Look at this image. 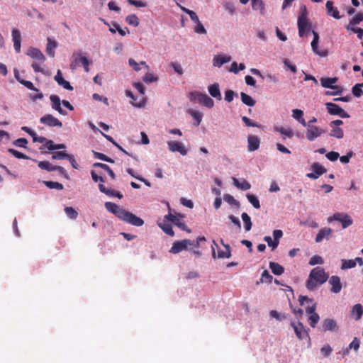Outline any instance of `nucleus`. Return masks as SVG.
<instances>
[{"mask_svg":"<svg viewBox=\"0 0 363 363\" xmlns=\"http://www.w3.org/2000/svg\"><path fill=\"white\" fill-rule=\"evenodd\" d=\"M318 43H313V41L311 42V48L313 52L320 57H326L328 55V51L324 50L320 51L318 48Z\"/></svg>","mask_w":363,"mask_h":363,"instance_id":"nucleus-51","label":"nucleus"},{"mask_svg":"<svg viewBox=\"0 0 363 363\" xmlns=\"http://www.w3.org/2000/svg\"><path fill=\"white\" fill-rule=\"evenodd\" d=\"M311 169L318 177L326 172V169L318 162H315L311 165Z\"/></svg>","mask_w":363,"mask_h":363,"instance_id":"nucleus-42","label":"nucleus"},{"mask_svg":"<svg viewBox=\"0 0 363 363\" xmlns=\"http://www.w3.org/2000/svg\"><path fill=\"white\" fill-rule=\"evenodd\" d=\"M158 226L168 235L174 236V233L170 223L163 220L158 223Z\"/></svg>","mask_w":363,"mask_h":363,"instance_id":"nucleus-34","label":"nucleus"},{"mask_svg":"<svg viewBox=\"0 0 363 363\" xmlns=\"http://www.w3.org/2000/svg\"><path fill=\"white\" fill-rule=\"evenodd\" d=\"M237 94L233 90L228 89L225 91V100L228 102H231L234 96H237Z\"/></svg>","mask_w":363,"mask_h":363,"instance_id":"nucleus-63","label":"nucleus"},{"mask_svg":"<svg viewBox=\"0 0 363 363\" xmlns=\"http://www.w3.org/2000/svg\"><path fill=\"white\" fill-rule=\"evenodd\" d=\"M192 245L189 240H182L180 241L174 242L169 250V252L172 254H177L184 250H186L188 245Z\"/></svg>","mask_w":363,"mask_h":363,"instance_id":"nucleus-12","label":"nucleus"},{"mask_svg":"<svg viewBox=\"0 0 363 363\" xmlns=\"http://www.w3.org/2000/svg\"><path fill=\"white\" fill-rule=\"evenodd\" d=\"M47 41L46 52L50 57H54L55 55V50L58 46V43L50 38H48Z\"/></svg>","mask_w":363,"mask_h":363,"instance_id":"nucleus-27","label":"nucleus"},{"mask_svg":"<svg viewBox=\"0 0 363 363\" xmlns=\"http://www.w3.org/2000/svg\"><path fill=\"white\" fill-rule=\"evenodd\" d=\"M19 83L21 84L22 85L25 86L27 89H30V90H32V91H35L36 92H38L39 91V89L35 88L33 85V84L30 82V81H27V80H19Z\"/></svg>","mask_w":363,"mask_h":363,"instance_id":"nucleus-59","label":"nucleus"},{"mask_svg":"<svg viewBox=\"0 0 363 363\" xmlns=\"http://www.w3.org/2000/svg\"><path fill=\"white\" fill-rule=\"evenodd\" d=\"M72 58L76 59V61L78 62L79 65H86L87 62L89 60L86 57L82 56V52L81 51L74 52L72 55Z\"/></svg>","mask_w":363,"mask_h":363,"instance_id":"nucleus-39","label":"nucleus"},{"mask_svg":"<svg viewBox=\"0 0 363 363\" xmlns=\"http://www.w3.org/2000/svg\"><path fill=\"white\" fill-rule=\"evenodd\" d=\"M337 82V77L325 78L320 79L321 86L324 88H328L331 89H338V86H335V84Z\"/></svg>","mask_w":363,"mask_h":363,"instance_id":"nucleus-25","label":"nucleus"},{"mask_svg":"<svg viewBox=\"0 0 363 363\" xmlns=\"http://www.w3.org/2000/svg\"><path fill=\"white\" fill-rule=\"evenodd\" d=\"M325 106L327 108L328 112L329 114L333 116H338L342 118H350V115L343 110L338 105L333 104L332 102H328L325 104Z\"/></svg>","mask_w":363,"mask_h":363,"instance_id":"nucleus-6","label":"nucleus"},{"mask_svg":"<svg viewBox=\"0 0 363 363\" xmlns=\"http://www.w3.org/2000/svg\"><path fill=\"white\" fill-rule=\"evenodd\" d=\"M241 218L244 223L245 230L246 231H250L252 226V223L250 216L247 213H242L241 215Z\"/></svg>","mask_w":363,"mask_h":363,"instance_id":"nucleus-40","label":"nucleus"},{"mask_svg":"<svg viewBox=\"0 0 363 363\" xmlns=\"http://www.w3.org/2000/svg\"><path fill=\"white\" fill-rule=\"evenodd\" d=\"M43 183L50 189L62 190L63 185L61 183L52 181H43Z\"/></svg>","mask_w":363,"mask_h":363,"instance_id":"nucleus-43","label":"nucleus"},{"mask_svg":"<svg viewBox=\"0 0 363 363\" xmlns=\"http://www.w3.org/2000/svg\"><path fill=\"white\" fill-rule=\"evenodd\" d=\"M26 55L30 56L31 58L35 59L43 63L45 60V57L43 53L38 48L30 47L27 50Z\"/></svg>","mask_w":363,"mask_h":363,"instance_id":"nucleus-16","label":"nucleus"},{"mask_svg":"<svg viewBox=\"0 0 363 363\" xmlns=\"http://www.w3.org/2000/svg\"><path fill=\"white\" fill-rule=\"evenodd\" d=\"M333 129L330 133V135L332 137H335L337 139H341L344 136V133L342 128L339 127H332Z\"/></svg>","mask_w":363,"mask_h":363,"instance_id":"nucleus-48","label":"nucleus"},{"mask_svg":"<svg viewBox=\"0 0 363 363\" xmlns=\"http://www.w3.org/2000/svg\"><path fill=\"white\" fill-rule=\"evenodd\" d=\"M273 280V277L269 274L267 270H264L261 276L260 282L271 283Z\"/></svg>","mask_w":363,"mask_h":363,"instance_id":"nucleus-55","label":"nucleus"},{"mask_svg":"<svg viewBox=\"0 0 363 363\" xmlns=\"http://www.w3.org/2000/svg\"><path fill=\"white\" fill-rule=\"evenodd\" d=\"M362 21H363V13H359L350 20L348 25L346 26V29L356 28L354 26L359 24Z\"/></svg>","mask_w":363,"mask_h":363,"instance_id":"nucleus-31","label":"nucleus"},{"mask_svg":"<svg viewBox=\"0 0 363 363\" xmlns=\"http://www.w3.org/2000/svg\"><path fill=\"white\" fill-rule=\"evenodd\" d=\"M322 324L325 331H334L337 328V323L334 319L326 318L323 320Z\"/></svg>","mask_w":363,"mask_h":363,"instance_id":"nucleus-30","label":"nucleus"},{"mask_svg":"<svg viewBox=\"0 0 363 363\" xmlns=\"http://www.w3.org/2000/svg\"><path fill=\"white\" fill-rule=\"evenodd\" d=\"M309 277L316 280V282L319 284H324L328 280V275L325 273L323 268L316 267L311 271Z\"/></svg>","mask_w":363,"mask_h":363,"instance_id":"nucleus-5","label":"nucleus"},{"mask_svg":"<svg viewBox=\"0 0 363 363\" xmlns=\"http://www.w3.org/2000/svg\"><path fill=\"white\" fill-rule=\"evenodd\" d=\"M325 8L327 13L329 16H333L335 19H340L341 18L338 9L333 6V2L332 1H328L326 2Z\"/></svg>","mask_w":363,"mask_h":363,"instance_id":"nucleus-22","label":"nucleus"},{"mask_svg":"<svg viewBox=\"0 0 363 363\" xmlns=\"http://www.w3.org/2000/svg\"><path fill=\"white\" fill-rule=\"evenodd\" d=\"M333 220H336L341 223L342 228H347L353 223L351 217L347 213H335L333 216L329 217L328 219L329 223L332 222Z\"/></svg>","mask_w":363,"mask_h":363,"instance_id":"nucleus-3","label":"nucleus"},{"mask_svg":"<svg viewBox=\"0 0 363 363\" xmlns=\"http://www.w3.org/2000/svg\"><path fill=\"white\" fill-rule=\"evenodd\" d=\"M223 200L230 205L235 206L237 207L240 206V202L229 194H224Z\"/></svg>","mask_w":363,"mask_h":363,"instance_id":"nucleus-49","label":"nucleus"},{"mask_svg":"<svg viewBox=\"0 0 363 363\" xmlns=\"http://www.w3.org/2000/svg\"><path fill=\"white\" fill-rule=\"evenodd\" d=\"M102 135L108 141H110L113 145H114L118 150H120L123 153L129 155V154L121 146L119 145L110 135H106L105 133H102Z\"/></svg>","mask_w":363,"mask_h":363,"instance_id":"nucleus-58","label":"nucleus"},{"mask_svg":"<svg viewBox=\"0 0 363 363\" xmlns=\"http://www.w3.org/2000/svg\"><path fill=\"white\" fill-rule=\"evenodd\" d=\"M65 212L67 217L71 219H76L78 216L77 211L72 207H65Z\"/></svg>","mask_w":363,"mask_h":363,"instance_id":"nucleus-53","label":"nucleus"},{"mask_svg":"<svg viewBox=\"0 0 363 363\" xmlns=\"http://www.w3.org/2000/svg\"><path fill=\"white\" fill-rule=\"evenodd\" d=\"M297 24L298 35L300 37H303V35L311 29V25L308 23V19L298 18Z\"/></svg>","mask_w":363,"mask_h":363,"instance_id":"nucleus-20","label":"nucleus"},{"mask_svg":"<svg viewBox=\"0 0 363 363\" xmlns=\"http://www.w3.org/2000/svg\"><path fill=\"white\" fill-rule=\"evenodd\" d=\"M220 243L225 247V250L223 251L221 250H218L217 257L218 258H222V259H223V258H230L231 257V250H230V245L228 244H225L224 241H223V240L222 238L220 239ZM214 246L216 247H218V245L216 242V241L213 240V245L211 246L212 257L213 258H216V250H215Z\"/></svg>","mask_w":363,"mask_h":363,"instance_id":"nucleus-4","label":"nucleus"},{"mask_svg":"<svg viewBox=\"0 0 363 363\" xmlns=\"http://www.w3.org/2000/svg\"><path fill=\"white\" fill-rule=\"evenodd\" d=\"M247 143L248 151L252 152L259 148L260 141L257 136L250 135L247 138Z\"/></svg>","mask_w":363,"mask_h":363,"instance_id":"nucleus-24","label":"nucleus"},{"mask_svg":"<svg viewBox=\"0 0 363 363\" xmlns=\"http://www.w3.org/2000/svg\"><path fill=\"white\" fill-rule=\"evenodd\" d=\"M269 266L274 275L280 276L284 272V268L277 262H270Z\"/></svg>","mask_w":363,"mask_h":363,"instance_id":"nucleus-32","label":"nucleus"},{"mask_svg":"<svg viewBox=\"0 0 363 363\" xmlns=\"http://www.w3.org/2000/svg\"><path fill=\"white\" fill-rule=\"evenodd\" d=\"M167 144L168 145L169 150L172 152H177L183 156L186 155L188 153L187 149L181 142L170 140L167 141Z\"/></svg>","mask_w":363,"mask_h":363,"instance_id":"nucleus-9","label":"nucleus"},{"mask_svg":"<svg viewBox=\"0 0 363 363\" xmlns=\"http://www.w3.org/2000/svg\"><path fill=\"white\" fill-rule=\"evenodd\" d=\"M356 267V262L354 259H345L341 260V269L345 270L352 269Z\"/></svg>","mask_w":363,"mask_h":363,"instance_id":"nucleus-41","label":"nucleus"},{"mask_svg":"<svg viewBox=\"0 0 363 363\" xmlns=\"http://www.w3.org/2000/svg\"><path fill=\"white\" fill-rule=\"evenodd\" d=\"M323 258L319 255H314L312 257H311L308 264L311 266L318 264H323Z\"/></svg>","mask_w":363,"mask_h":363,"instance_id":"nucleus-62","label":"nucleus"},{"mask_svg":"<svg viewBox=\"0 0 363 363\" xmlns=\"http://www.w3.org/2000/svg\"><path fill=\"white\" fill-rule=\"evenodd\" d=\"M323 284H319L316 282V280L311 279L308 277V280L306 283V287L309 291H313L317 286L322 285Z\"/></svg>","mask_w":363,"mask_h":363,"instance_id":"nucleus-50","label":"nucleus"},{"mask_svg":"<svg viewBox=\"0 0 363 363\" xmlns=\"http://www.w3.org/2000/svg\"><path fill=\"white\" fill-rule=\"evenodd\" d=\"M240 98L242 102L248 106H254L256 104V101L245 92L240 93Z\"/></svg>","mask_w":363,"mask_h":363,"instance_id":"nucleus-38","label":"nucleus"},{"mask_svg":"<svg viewBox=\"0 0 363 363\" xmlns=\"http://www.w3.org/2000/svg\"><path fill=\"white\" fill-rule=\"evenodd\" d=\"M93 155H94V158H96V159L101 160L102 161L107 162L109 163H114V160L113 159L107 157L106 155H105L103 153L93 151Z\"/></svg>","mask_w":363,"mask_h":363,"instance_id":"nucleus-47","label":"nucleus"},{"mask_svg":"<svg viewBox=\"0 0 363 363\" xmlns=\"http://www.w3.org/2000/svg\"><path fill=\"white\" fill-rule=\"evenodd\" d=\"M50 100L51 101L52 108L57 111L62 116H66L67 114V111L62 109L61 107V100L57 95L52 94L50 96Z\"/></svg>","mask_w":363,"mask_h":363,"instance_id":"nucleus-14","label":"nucleus"},{"mask_svg":"<svg viewBox=\"0 0 363 363\" xmlns=\"http://www.w3.org/2000/svg\"><path fill=\"white\" fill-rule=\"evenodd\" d=\"M54 79L58 84L59 86L63 87L65 89L69 91L73 90L74 88L72 86H71L70 83L64 79L61 70H57L55 76L54 77Z\"/></svg>","mask_w":363,"mask_h":363,"instance_id":"nucleus-15","label":"nucleus"},{"mask_svg":"<svg viewBox=\"0 0 363 363\" xmlns=\"http://www.w3.org/2000/svg\"><path fill=\"white\" fill-rule=\"evenodd\" d=\"M264 240L272 250H275L279 245V242H276L274 240H272L270 236L264 237Z\"/></svg>","mask_w":363,"mask_h":363,"instance_id":"nucleus-57","label":"nucleus"},{"mask_svg":"<svg viewBox=\"0 0 363 363\" xmlns=\"http://www.w3.org/2000/svg\"><path fill=\"white\" fill-rule=\"evenodd\" d=\"M363 314V307L361 304H355L352 309L351 315L354 317L355 320H359Z\"/></svg>","mask_w":363,"mask_h":363,"instance_id":"nucleus-37","label":"nucleus"},{"mask_svg":"<svg viewBox=\"0 0 363 363\" xmlns=\"http://www.w3.org/2000/svg\"><path fill=\"white\" fill-rule=\"evenodd\" d=\"M126 22L133 26L137 27L140 23V21L138 17L135 14H130L126 16L125 18Z\"/></svg>","mask_w":363,"mask_h":363,"instance_id":"nucleus-45","label":"nucleus"},{"mask_svg":"<svg viewBox=\"0 0 363 363\" xmlns=\"http://www.w3.org/2000/svg\"><path fill=\"white\" fill-rule=\"evenodd\" d=\"M233 184L235 186L243 191L248 190L251 188L250 184L244 179L240 182L235 177H233Z\"/></svg>","mask_w":363,"mask_h":363,"instance_id":"nucleus-29","label":"nucleus"},{"mask_svg":"<svg viewBox=\"0 0 363 363\" xmlns=\"http://www.w3.org/2000/svg\"><path fill=\"white\" fill-rule=\"evenodd\" d=\"M223 6L225 10L227 11L230 15L233 16L236 13L235 6V4L233 2L230 1H225L223 4Z\"/></svg>","mask_w":363,"mask_h":363,"instance_id":"nucleus-46","label":"nucleus"},{"mask_svg":"<svg viewBox=\"0 0 363 363\" xmlns=\"http://www.w3.org/2000/svg\"><path fill=\"white\" fill-rule=\"evenodd\" d=\"M99 189L101 193H104L110 197H117L118 199L123 198V194L121 192L116 191L111 189H107L102 184H99Z\"/></svg>","mask_w":363,"mask_h":363,"instance_id":"nucleus-23","label":"nucleus"},{"mask_svg":"<svg viewBox=\"0 0 363 363\" xmlns=\"http://www.w3.org/2000/svg\"><path fill=\"white\" fill-rule=\"evenodd\" d=\"M315 303H313L311 306H308L306 308V312L310 315L308 317V320L309 324L312 328H315L320 320V316L318 313H315Z\"/></svg>","mask_w":363,"mask_h":363,"instance_id":"nucleus-11","label":"nucleus"},{"mask_svg":"<svg viewBox=\"0 0 363 363\" xmlns=\"http://www.w3.org/2000/svg\"><path fill=\"white\" fill-rule=\"evenodd\" d=\"M329 284L332 286L331 291L338 294L342 290L340 278L338 276L333 275L329 279Z\"/></svg>","mask_w":363,"mask_h":363,"instance_id":"nucleus-18","label":"nucleus"},{"mask_svg":"<svg viewBox=\"0 0 363 363\" xmlns=\"http://www.w3.org/2000/svg\"><path fill=\"white\" fill-rule=\"evenodd\" d=\"M274 130L280 133L283 140H286V138H291L294 136V132L291 128L275 126Z\"/></svg>","mask_w":363,"mask_h":363,"instance_id":"nucleus-28","label":"nucleus"},{"mask_svg":"<svg viewBox=\"0 0 363 363\" xmlns=\"http://www.w3.org/2000/svg\"><path fill=\"white\" fill-rule=\"evenodd\" d=\"M125 95L127 97H129L132 99L133 101L131 102V104L133 106L142 108L145 106L146 101L143 96L140 100H138V99L135 97L133 92L130 90L125 91Z\"/></svg>","mask_w":363,"mask_h":363,"instance_id":"nucleus-21","label":"nucleus"},{"mask_svg":"<svg viewBox=\"0 0 363 363\" xmlns=\"http://www.w3.org/2000/svg\"><path fill=\"white\" fill-rule=\"evenodd\" d=\"M291 325L294 329L296 336L299 340H303L306 337H308V332L301 323H296L294 321H291Z\"/></svg>","mask_w":363,"mask_h":363,"instance_id":"nucleus-13","label":"nucleus"},{"mask_svg":"<svg viewBox=\"0 0 363 363\" xmlns=\"http://www.w3.org/2000/svg\"><path fill=\"white\" fill-rule=\"evenodd\" d=\"M12 40L13 43L21 42V33L17 28H13L11 31Z\"/></svg>","mask_w":363,"mask_h":363,"instance_id":"nucleus-56","label":"nucleus"},{"mask_svg":"<svg viewBox=\"0 0 363 363\" xmlns=\"http://www.w3.org/2000/svg\"><path fill=\"white\" fill-rule=\"evenodd\" d=\"M333 230L330 228H321L315 237V242L320 243L323 239L328 240L332 235Z\"/></svg>","mask_w":363,"mask_h":363,"instance_id":"nucleus-17","label":"nucleus"},{"mask_svg":"<svg viewBox=\"0 0 363 363\" xmlns=\"http://www.w3.org/2000/svg\"><path fill=\"white\" fill-rule=\"evenodd\" d=\"M40 122L49 127H60L62 126V123L57 118L51 114H46L40 118Z\"/></svg>","mask_w":363,"mask_h":363,"instance_id":"nucleus-10","label":"nucleus"},{"mask_svg":"<svg viewBox=\"0 0 363 363\" xmlns=\"http://www.w3.org/2000/svg\"><path fill=\"white\" fill-rule=\"evenodd\" d=\"M208 91L212 97L218 101L222 99V95L220 91L219 84L218 83H214L208 86Z\"/></svg>","mask_w":363,"mask_h":363,"instance_id":"nucleus-26","label":"nucleus"},{"mask_svg":"<svg viewBox=\"0 0 363 363\" xmlns=\"http://www.w3.org/2000/svg\"><path fill=\"white\" fill-rule=\"evenodd\" d=\"M246 196H247L248 201L252 205V206L255 208L258 209L260 208L259 201L255 195L251 194H247L246 195Z\"/></svg>","mask_w":363,"mask_h":363,"instance_id":"nucleus-44","label":"nucleus"},{"mask_svg":"<svg viewBox=\"0 0 363 363\" xmlns=\"http://www.w3.org/2000/svg\"><path fill=\"white\" fill-rule=\"evenodd\" d=\"M38 167H39V168H40L42 169L47 170L48 172L58 171L60 174L65 176L67 178L68 177L67 173L66 170L64 169V167H60V166L52 165L51 163H50L48 161L39 162Z\"/></svg>","mask_w":363,"mask_h":363,"instance_id":"nucleus-8","label":"nucleus"},{"mask_svg":"<svg viewBox=\"0 0 363 363\" xmlns=\"http://www.w3.org/2000/svg\"><path fill=\"white\" fill-rule=\"evenodd\" d=\"M362 87L363 83L355 84L352 89L353 95L356 97H359L361 95H363V90L362 89Z\"/></svg>","mask_w":363,"mask_h":363,"instance_id":"nucleus-52","label":"nucleus"},{"mask_svg":"<svg viewBox=\"0 0 363 363\" xmlns=\"http://www.w3.org/2000/svg\"><path fill=\"white\" fill-rule=\"evenodd\" d=\"M28 143V142L26 138H18L14 140L13 143L17 147L26 148Z\"/></svg>","mask_w":363,"mask_h":363,"instance_id":"nucleus-64","label":"nucleus"},{"mask_svg":"<svg viewBox=\"0 0 363 363\" xmlns=\"http://www.w3.org/2000/svg\"><path fill=\"white\" fill-rule=\"evenodd\" d=\"M104 205L108 211L125 223L137 227H140L144 224V220L142 218L136 216L131 212L125 210L113 202L107 201Z\"/></svg>","mask_w":363,"mask_h":363,"instance_id":"nucleus-1","label":"nucleus"},{"mask_svg":"<svg viewBox=\"0 0 363 363\" xmlns=\"http://www.w3.org/2000/svg\"><path fill=\"white\" fill-rule=\"evenodd\" d=\"M187 113L194 119L195 121V125L198 126L201 123L203 118V114L200 111L194 110V109H189L187 111Z\"/></svg>","mask_w":363,"mask_h":363,"instance_id":"nucleus-35","label":"nucleus"},{"mask_svg":"<svg viewBox=\"0 0 363 363\" xmlns=\"http://www.w3.org/2000/svg\"><path fill=\"white\" fill-rule=\"evenodd\" d=\"M303 111L297 108L292 110V117L298 121L303 126H306V122L303 118Z\"/></svg>","mask_w":363,"mask_h":363,"instance_id":"nucleus-36","label":"nucleus"},{"mask_svg":"<svg viewBox=\"0 0 363 363\" xmlns=\"http://www.w3.org/2000/svg\"><path fill=\"white\" fill-rule=\"evenodd\" d=\"M306 137L308 140L313 141L317 138L320 137L322 134L325 133V130L321 128H319L318 126L307 124L306 123Z\"/></svg>","mask_w":363,"mask_h":363,"instance_id":"nucleus-7","label":"nucleus"},{"mask_svg":"<svg viewBox=\"0 0 363 363\" xmlns=\"http://www.w3.org/2000/svg\"><path fill=\"white\" fill-rule=\"evenodd\" d=\"M194 30V32L197 34H206L207 31L203 24L199 21V23H196Z\"/></svg>","mask_w":363,"mask_h":363,"instance_id":"nucleus-60","label":"nucleus"},{"mask_svg":"<svg viewBox=\"0 0 363 363\" xmlns=\"http://www.w3.org/2000/svg\"><path fill=\"white\" fill-rule=\"evenodd\" d=\"M190 100H197L201 105L204 106L208 108H211L214 106L213 100L205 93L191 92Z\"/></svg>","mask_w":363,"mask_h":363,"instance_id":"nucleus-2","label":"nucleus"},{"mask_svg":"<svg viewBox=\"0 0 363 363\" xmlns=\"http://www.w3.org/2000/svg\"><path fill=\"white\" fill-rule=\"evenodd\" d=\"M174 224L175 225H177L178 228H179L180 229H182V230H185L188 233H191V230L189 228H188V227L186 226V225L182 220L177 218Z\"/></svg>","mask_w":363,"mask_h":363,"instance_id":"nucleus-61","label":"nucleus"},{"mask_svg":"<svg viewBox=\"0 0 363 363\" xmlns=\"http://www.w3.org/2000/svg\"><path fill=\"white\" fill-rule=\"evenodd\" d=\"M252 8L254 11H259L260 14H264L265 5L262 0H252Z\"/></svg>","mask_w":363,"mask_h":363,"instance_id":"nucleus-33","label":"nucleus"},{"mask_svg":"<svg viewBox=\"0 0 363 363\" xmlns=\"http://www.w3.org/2000/svg\"><path fill=\"white\" fill-rule=\"evenodd\" d=\"M8 152H10L11 155H13L15 157H16L18 159H25V160L29 159V157H28L27 155H24L22 152H20L19 151H18L15 149L9 148L8 150Z\"/></svg>","mask_w":363,"mask_h":363,"instance_id":"nucleus-54","label":"nucleus"},{"mask_svg":"<svg viewBox=\"0 0 363 363\" xmlns=\"http://www.w3.org/2000/svg\"><path fill=\"white\" fill-rule=\"evenodd\" d=\"M231 61V57L228 55H218L213 59V65L216 67H220L223 65Z\"/></svg>","mask_w":363,"mask_h":363,"instance_id":"nucleus-19","label":"nucleus"}]
</instances>
